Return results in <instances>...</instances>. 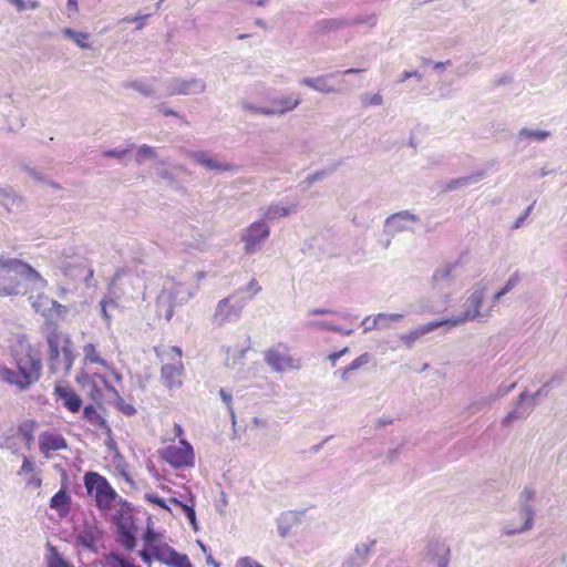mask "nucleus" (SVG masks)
Segmentation results:
<instances>
[{
	"label": "nucleus",
	"instance_id": "obj_1",
	"mask_svg": "<svg viewBox=\"0 0 567 567\" xmlns=\"http://www.w3.org/2000/svg\"><path fill=\"white\" fill-rule=\"evenodd\" d=\"M48 281L28 262L0 256V297L25 295L30 287L44 288Z\"/></svg>",
	"mask_w": 567,
	"mask_h": 567
},
{
	"label": "nucleus",
	"instance_id": "obj_2",
	"mask_svg": "<svg viewBox=\"0 0 567 567\" xmlns=\"http://www.w3.org/2000/svg\"><path fill=\"white\" fill-rule=\"evenodd\" d=\"M198 290L197 285H187L173 278L165 280L161 293L156 299V312L158 317L169 321L174 315V308L186 303Z\"/></svg>",
	"mask_w": 567,
	"mask_h": 567
},
{
	"label": "nucleus",
	"instance_id": "obj_3",
	"mask_svg": "<svg viewBox=\"0 0 567 567\" xmlns=\"http://www.w3.org/2000/svg\"><path fill=\"white\" fill-rule=\"evenodd\" d=\"M47 333V342L49 346V361L50 370L52 373H56L63 369L66 373L71 370L75 353L73 343L71 342L68 334L60 331L59 327L49 324V330H44Z\"/></svg>",
	"mask_w": 567,
	"mask_h": 567
},
{
	"label": "nucleus",
	"instance_id": "obj_4",
	"mask_svg": "<svg viewBox=\"0 0 567 567\" xmlns=\"http://www.w3.org/2000/svg\"><path fill=\"white\" fill-rule=\"evenodd\" d=\"M12 362L27 384L31 388L42 375V361L38 351L29 343H19L12 350Z\"/></svg>",
	"mask_w": 567,
	"mask_h": 567
},
{
	"label": "nucleus",
	"instance_id": "obj_5",
	"mask_svg": "<svg viewBox=\"0 0 567 567\" xmlns=\"http://www.w3.org/2000/svg\"><path fill=\"white\" fill-rule=\"evenodd\" d=\"M486 289V285L483 284L482 281L475 284L472 290L470 291V295L466 298L465 302L463 303V311L460 315L454 316L452 318L442 319V321H447L446 326L456 327L467 321H474L480 318L488 317L491 315L492 309L494 308L493 305L487 310L481 311Z\"/></svg>",
	"mask_w": 567,
	"mask_h": 567
},
{
	"label": "nucleus",
	"instance_id": "obj_6",
	"mask_svg": "<svg viewBox=\"0 0 567 567\" xmlns=\"http://www.w3.org/2000/svg\"><path fill=\"white\" fill-rule=\"evenodd\" d=\"M84 485L87 494L94 496L95 505L102 512L110 511L118 497L109 481L99 473L87 472L84 475Z\"/></svg>",
	"mask_w": 567,
	"mask_h": 567
},
{
	"label": "nucleus",
	"instance_id": "obj_7",
	"mask_svg": "<svg viewBox=\"0 0 567 567\" xmlns=\"http://www.w3.org/2000/svg\"><path fill=\"white\" fill-rule=\"evenodd\" d=\"M555 380L556 378H551L533 394H528L526 391H523L515 401L514 409L508 412L502 420V424L504 426H508L516 420L526 419L537 405V400L549 394L550 385L555 382Z\"/></svg>",
	"mask_w": 567,
	"mask_h": 567
},
{
	"label": "nucleus",
	"instance_id": "obj_8",
	"mask_svg": "<svg viewBox=\"0 0 567 567\" xmlns=\"http://www.w3.org/2000/svg\"><path fill=\"white\" fill-rule=\"evenodd\" d=\"M56 267L71 279L82 278L86 285L93 278L94 271L87 264V260L70 250V254H63L56 260Z\"/></svg>",
	"mask_w": 567,
	"mask_h": 567
},
{
	"label": "nucleus",
	"instance_id": "obj_9",
	"mask_svg": "<svg viewBox=\"0 0 567 567\" xmlns=\"http://www.w3.org/2000/svg\"><path fill=\"white\" fill-rule=\"evenodd\" d=\"M265 362L274 372H285L287 370H299L302 367L301 359L292 358L289 354L287 344L279 342L269 348L264 355Z\"/></svg>",
	"mask_w": 567,
	"mask_h": 567
},
{
	"label": "nucleus",
	"instance_id": "obj_10",
	"mask_svg": "<svg viewBox=\"0 0 567 567\" xmlns=\"http://www.w3.org/2000/svg\"><path fill=\"white\" fill-rule=\"evenodd\" d=\"M245 306L246 300L237 299V292H233L218 301L213 315V323L223 327L227 322L238 320Z\"/></svg>",
	"mask_w": 567,
	"mask_h": 567
},
{
	"label": "nucleus",
	"instance_id": "obj_11",
	"mask_svg": "<svg viewBox=\"0 0 567 567\" xmlns=\"http://www.w3.org/2000/svg\"><path fill=\"white\" fill-rule=\"evenodd\" d=\"M166 96L199 95L207 90L206 81L199 78H171L164 83Z\"/></svg>",
	"mask_w": 567,
	"mask_h": 567
},
{
	"label": "nucleus",
	"instance_id": "obj_12",
	"mask_svg": "<svg viewBox=\"0 0 567 567\" xmlns=\"http://www.w3.org/2000/svg\"><path fill=\"white\" fill-rule=\"evenodd\" d=\"M535 497V492L530 487H524L520 493V508L519 516L524 518V523L520 527H515L512 524H507L504 526V534L507 536L517 535L524 532L532 529L534 524V515L535 511L530 505L532 501Z\"/></svg>",
	"mask_w": 567,
	"mask_h": 567
},
{
	"label": "nucleus",
	"instance_id": "obj_13",
	"mask_svg": "<svg viewBox=\"0 0 567 567\" xmlns=\"http://www.w3.org/2000/svg\"><path fill=\"white\" fill-rule=\"evenodd\" d=\"M162 457L176 468L192 467L195 462L193 446L186 440H181L177 445L165 447Z\"/></svg>",
	"mask_w": 567,
	"mask_h": 567
},
{
	"label": "nucleus",
	"instance_id": "obj_14",
	"mask_svg": "<svg viewBox=\"0 0 567 567\" xmlns=\"http://www.w3.org/2000/svg\"><path fill=\"white\" fill-rule=\"evenodd\" d=\"M269 235L270 228L265 219L252 223L241 235L245 252L247 255L257 252Z\"/></svg>",
	"mask_w": 567,
	"mask_h": 567
},
{
	"label": "nucleus",
	"instance_id": "obj_15",
	"mask_svg": "<svg viewBox=\"0 0 567 567\" xmlns=\"http://www.w3.org/2000/svg\"><path fill=\"white\" fill-rule=\"evenodd\" d=\"M116 527L117 542L126 550H133L136 545V525L132 515L117 513L113 517Z\"/></svg>",
	"mask_w": 567,
	"mask_h": 567
},
{
	"label": "nucleus",
	"instance_id": "obj_16",
	"mask_svg": "<svg viewBox=\"0 0 567 567\" xmlns=\"http://www.w3.org/2000/svg\"><path fill=\"white\" fill-rule=\"evenodd\" d=\"M421 219L417 215L409 210H401L386 217L384 221L383 233L390 237L403 231L414 233V225L420 223Z\"/></svg>",
	"mask_w": 567,
	"mask_h": 567
},
{
	"label": "nucleus",
	"instance_id": "obj_17",
	"mask_svg": "<svg viewBox=\"0 0 567 567\" xmlns=\"http://www.w3.org/2000/svg\"><path fill=\"white\" fill-rule=\"evenodd\" d=\"M0 112L3 127L9 132H18L25 125V117L10 95L0 96Z\"/></svg>",
	"mask_w": 567,
	"mask_h": 567
},
{
	"label": "nucleus",
	"instance_id": "obj_18",
	"mask_svg": "<svg viewBox=\"0 0 567 567\" xmlns=\"http://www.w3.org/2000/svg\"><path fill=\"white\" fill-rule=\"evenodd\" d=\"M427 556L436 567H449L451 560V547L445 539L432 538L429 540Z\"/></svg>",
	"mask_w": 567,
	"mask_h": 567
},
{
	"label": "nucleus",
	"instance_id": "obj_19",
	"mask_svg": "<svg viewBox=\"0 0 567 567\" xmlns=\"http://www.w3.org/2000/svg\"><path fill=\"white\" fill-rule=\"evenodd\" d=\"M189 157L195 161L198 165L203 166L208 171L215 172H237L238 167L235 164L228 162L218 161L212 157L207 152L194 151L189 153Z\"/></svg>",
	"mask_w": 567,
	"mask_h": 567
},
{
	"label": "nucleus",
	"instance_id": "obj_20",
	"mask_svg": "<svg viewBox=\"0 0 567 567\" xmlns=\"http://www.w3.org/2000/svg\"><path fill=\"white\" fill-rule=\"evenodd\" d=\"M185 368L182 360L173 363H165L161 368V381L167 389L181 388L183 384L182 377Z\"/></svg>",
	"mask_w": 567,
	"mask_h": 567
},
{
	"label": "nucleus",
	"instance_id": "obj_21",
	"mask_svg": "<svg viewBox=\"0 0 567 567\" xmlns=\"http://www.w3.org/2000/svg\"><path fill=\"white\" fill-rule=\"evenodd\" d=\"M154 557L161 563L172 567H193L187 555L177 553L168 545L154 548Z\"/></svg>",
	"mask_w": 567,
	"mask_h": 567
},
{
	"label": "nucleus",
	"instance_id": "obj_22",
	"mask_svg": "<svg viewBox=\"0 0 567 567\" xmlns=\"http://www.w3.org/2000/svg\"><path fill=\"white\" fill-rule=\"evenodd\" d=\"M375 540L359 543L352 553L343 560L342 567H364L369 560L371 548Z\"/></svg>",
	"mask_w": 567,
	"mask_h": 567
},
{
	"label": "nucleus",
	"instance_id": "obj_23",
	"mask_svg": "<svg viewBox=\"0 0 567 567\" xmlns=\"http://www.w3.org/2000/svg\"><path fill=\"white\" fill-rule=\"evenodd\" d=\"M404 318L403 313H378L377 316H368L365 317L361 326L363 327V332H370L374 329H386L390 328L391 322L400 321Z\"/></svg>",
	"mask_w": 567,
	"mask_h": 567
},
{
	"label": "nucleus",
	"instance_id": "obj_24",
	"mask_svg": "<svg viewBox=\"0 0 567 567\" xmlns=\"http://www.w3.org/2000/svg\"><path fill=\"white\" fill-rule=\"evenodd\" d=\"M54 394L68 411L76 413L81 410L82 399L72 388L56 384L54 388Z\"/></svg>",
	"mask_w": 567,
	"mask_h": 567
},
{
	"label": "nucleus",
	"instance_id": "obj_25",
	"mask_svg": "<svg viewBox=\"0 0 567 567\" xmlns=\"http://www.w3.org/2000/svg\"><path fill=\"white\" fill-rule=\"evenodd\" d=\"M102 537V532L95 525H84V527L76 534V544L85 549L96 553L97 542Z\"/></svg>",
	"mask_w": 567,
	"mask_h": 567
},
{
	"label": "nucleus",
	"instance_id": "obj_26",
	"mask_svg": "<svg viewBox=\"0 0 567 567\" xmlns=\"http://www.w3.org/2000/svg\"><path fill=\"white\" fill-rule=\"evenodd\" d=\"M333 75V73H329L313 78L306 76L299 80V84L312 89L321 94L339 93L340 90L329 83L330 78Z\"/></svg>",
	"mask_w": 567,
	"mask_h": 567
},
{
	"label": "nucleus",
	"instance_id": "obj_27",
	"mask_svg": "<svg viewBox=\"0 0 567 567\" xmlns=\"http://www.w3.org/2000/svg\"><path fill=\"white\" fill-rule=\"evenodd\" d=\"M447 321L434 320L425 324L419 326L415 329L400 336V340L408 347L412 348L414 342L422 336H425L435 329L446 326Z\"/></svg>",
	"mask_w": 567,
	"mask_h": 567
},
{
	"label": "nucleus",
	"instance_id": "obj_28",
	"mask_svg": "<svg viewBox=\"0 0 567 567\" xmlns=\"http://www.w3.org/2000/svg\"><path fill=\"white\" fill-rule=\"evenodd\" d=\"M301 103L300 95H287L275 97L271 100V105L268 107L272 115H284L293 111Z\"/></svg>",
	"mask_w": 567,
	"mask_h": 567
},
{
	"label": "nucleus",
	"instance_id": "obj_29",
	"mask_svg": "<svg viewBox=\"0 0 567 567\" xmlns=\"http://www.w3.org/2000/svg\"><path fill=\"white\" fill-rule=\"evenodd\" d=\"M458 267V262L445 264L437 268L433 275L434 286L439 289L449 287L454 279V274Z\"/></svg>",
	"mask_w": 567,
	"mask_h": 567
},
{
	"label": "nucleus",
	"instance_id": "obj_30",
	"mask_svg": "<svg viewBox=\"0 0 567 567\" xmlns=\"http://www.w3.org/2000/svg\"><path fill=\"white\" fill-rule=\"evenodd\" d=\"M39 446L41 452L64 450L68 447L65 439L60 434L44 432L39 437Z\"/></svg>",
	"mask_w": 567,
	"mask_h": 567
},
{
	"label": "nucleus",
	"instance_id": "obj_31",
	"mask_svg": "<svg viewBox=\"0 0 567 567\" xmlns=\"http://www.w3.org/2000/svg\"><path fill=\"white\" fill-rule=\"evenodd\" d=\"M298 209V203H290L282 205L281 203H274L269 205L262 213L264 219L272 220L277 217H287L295 214Z\"/></svg>",
	"mask_w": 567,
	"mask_h": 567
},
{
	"label": "nucleus",
	"instance_id": "obj_32",
	"mask_svg": "<svg viewBox=\"0 0 567 567\" xmlns=\"http://www.w3.org/2000/svg\"><path fill=\"white\" fill-rule=\"evenodd\" d=\"M486 175L485 169L476 171L468 176L451 179L444 187V192H453L457 188L467 187L482 181Z\"/></svg>",
	"mask_w": 567,
	"mask_h": 567
},
{
	"label": "nucleus",
	"instance_id": "obj_33",
	"mask_svg": "<svg viewBox=\"0 0 567 567\" xmlns=\"http://www.w3.org/2000/svg\"><path fill=\"white\" fill-rule=\"evenodd\" d=\"M52 306H54V299H51L44 293H40L32 301V308L37 313H40L44 318V322H48V319L52 312Z\"/></svg>",
	"mask_w": 567,
	"mask_h": 567
},
{
	"label": "nucleus",
	"instance_id": "obj_34",
	"mask_svg": "<svg viewBox=\"0 0 567 567\" xmlns=\"http://www.w3.org/2000/svg\"><path fill=\"white\" fill-rule=\"evenodd\" d=\"M1 382L6 383L10 386H14L16 389H18L21 392L30 389V386L22 379V377L20 375L18 370H13L7 365L4 368L3 378H2Z\"/></svg>",
	"mask_w": 567,
	"mask_h": 567
},
{
	"label": "nucleus",
	"instance_id": "obj_35",
	"mask_svg": "<svg viewBox=\"0 0 567 567\" xmlns=\"http://www.w3.org/2000/svg\"><path fill=\"white\" fill-rule=\"evenodd\" d=\"M368 203L358 206L353 213L352 223L357 227L368 228L373 221Z\"/></svg>",
	"mask_w": 567,
	"mask_h": 567
},
{
	"label": "nucleus",
	"instance_id": "obj_36",
	"mask_svg": "<svg viewBox=\"0 0 567 567\" xmlns=\"http://www.w3.org/2000/svg\"><path fill=\"white\" fill-rule=\"evenodd\" d=\"M350 24L349 19H322L313 24L315 32H329Z\"/></svg>",
	"mask_w": 567,
	"mask_h": 567
},
{
	"label": "nucleus",
	"instance_id": "obj_37",
	"mask_svg": "<svg viewBox=\"0 0 567 567\" xmlns=\"http://www.w3.org/2000/svg\"><path fill=\"white\" fill-rule=\"evenodd\" d=\"M520 280L522 276L519 271H514L507 279L504 287L497 292H495L494 296L492 297L493 307H495L506 293L513 290L520 282Z\"/></svg>",
	"mask_w": 567,
	"mask_h": 567
},
{
	"label": "nucleus",
	"instance_id": "obj_38",
	"mask_svg": "<svg viewBox=\"0 0 567 567\" xmlns=\"http://www.w3.org/2000/svg\"><path fill=\"white\" fill-rule=\"evenodd\" d=\"M71 503V497L63 489L56 492L50 499V507L60 513H66L69 511V505Z\"/></svg>",
	"mask_w": 567,
	"mask_h": 567
},
{
	"label": "nucleus",
	"instance_id": "obj_39",
	"mask_svg": "<svg viewBox=\"0 0 567 567\" xmlns=\"http://www.w3.org/2000/svg\"><path fill=\"white\" fill-rule=\"evenodd\" d=\"M520 140H529L534 142H543L550 136V132L539 128L523 127L517 134Z\"/></svg>",
	"mask_w": 567,
	"mask_h": 567
},
{
	"label": "nucleus",
	"instance_id": "obj_40",
	"mask_svg": "<svg viewBox=\"0 0 567 567\" xmlns=\"http://www.w3.org/2000/svg\"><path fill=\"white\" fill-rule=\"evenodd\" d=\"M62 33L64 34V37H66L68 39L72 40L78 47H80L81 49H91L92 45L90 42H87V39H89V34L85 33V32H79V31H75L71 28H64L62 30Z\"/></svg>",
	"mask_w": 567,
	"mask_h": 567
},
{
	"label": "nucleus",
	"instance_id": "obj_41",
	"mask_svg": "<svg viewBox=\"0 0 567 567\" xmlns=\"http://www.w3.org/2000/svg\"><path fill=\"white\" fill-rule=\"evenodd\" d=\"M0 447L10 450L12 453H17L18 451V432L14 427L8 429L0 436Z\"/></svg>",
	"mask_w": 567,
	"mask_h": 567
},
{
	"label": "nucleus",
	"instance_id": "obj_42",
	"mask_svg": "<svg viewBox=\"0 0 567 567\" xmlns=\"http://www.w3.org/2000/svg\"><path fill=\"white\" fill-rule=\"evenodd\" d=\"M261 291V286L256 279H251L247 286L236 290L237 299L246 300V303L251 300L257 293Z\"/></svg>",
	"mask_w": 567,
	"mask_h": 567
},
{
	"label": "nucleus",
	"instance_id": "obj_43",
	"mask_svg": "<svg viewBox=\"0 0 567 567\" xmlns=\"http://www.w3.org/2000/svg\"><path fill=\"white\" fill-rule=\"evenodd\" d=\"M35 429V422L33 420H27L22 422L16 431L18 432V437L21 436V439L25 442L28 447H30L31 443L34 440L33 431Z\"/></svg>",
	"mask_w": 567,
	"mask_h": 567
},
{
	"label": "nucleus",
	"instance_id": "obj_44",
	"mask_svg": "<svg viewBox=\"0 0 567 567\" xmlns=\"http://www.w3.org/2000/svg\"><path fill=\"white\" fill-rule=\"evenodd\" d=\"M123 86L125 89H132L146 97L153 96L155 94L154 86L142 80L125 82Z\"/></svg>",
	"mask_w": 567,
	"mask_h": 567
},
{
	"label": "nucleus",
	"instance_id": "obj_45",
	"mask_svg": "<svg viewBox=\"0 0 567 567\" xmlns=\"http://www.w3.org/2000/svg\"><path fill=\"white\" fill-rule=\"evenodd\" d=\"M107 389L114 393V405L121 413H123L126 416H132L136 413V409L133 406V404L126 402L118 394L114 386H107Z\"/></svg>",
	"mask_w": 567,
	"mask_h": 567
},
{
	"label": "nucleus",
	"instance_id": "obj_46",
	"mask_svg": "<svg viewBox=\"0 0 567 567\" xmlns=\"http://www.w3.org/2000/svg\"><path fill=\"white\" fill-rule=\"evenodd\" d=\"M52 312L48 322H44V330H49V324H53L54 327H59L56 323V319H63L69 313V308L64 305H61L56 300H54V306H52Z\"/></svg>",
	"mask_w": 567,
	"mask_h": 567
},
{
	"label": "nucleus",
	"instance_id": "obj_47",
	"mask_svg": "<svg viewBox=\"0 0 567 567\" xmlns=\"http://www.w3.org/2000/svg\"><path fill=\"white\" fill-rule=\"evenodd\" d=\"M0 197L3 198L1 205L6 207L8 210L10 209V205H17L22 202V197L19 196L12 187H0Z\"/></svg>",
	"mask_w": 567,
	"mask_h": 567
},
{
	"label": "nucleus",
	"instance_id": "obj_48",
	"mask_svg": "<svg viewBox=\"0 0 567 567\" xmlns=\"http://www.w3.org/2000/svg\"><path fill=\"white\" fill-rule=\"evenodd\" d=\"M83 417L92 425L107 427L106 421L96 412L92 404H89L83 409Z\"/></svg>",
	"mask_w": 567,
	"mask_h": 567
},
{
	"label": "nucleus",
	"instance_id": "obj_49",
	"mask_svg": "<svg viewBox=\"0 0 567 567\" xmlns=\"http://www.w3.org/2000/svg\"><path fill=\"white\" fill-rule=\"evenodd\" d=\"M48 549L50 555L48 557L49 567H72L68 561H65L62 556L59 554L56 548L51 544H48Z\"/></svg>",
	"mask_w": 567,
	"mask_h": 567
},
{
	"label": "nucleus",
	"instance_id": "obj_50",
	"mask_svg": "<svg viewBox=\"0 0 567 567\" xmlns=\"http://www.w3.org/2000/svg\"><path fill=\"white\" fill-rule=\"evenodd\" d=\"M156 155V150L153 146L144 144L136 151V163L142 164L146 159H155Z\"/></svg>",
	"mask_w": 567,
	"mask_h": 567
},
{
	"label": "nucleus",
	"instance_id": "obj_51",
	"mask_svg": "<svg viewBox=\"0 0 567 567\" xmlns=\"http://www.w3.org/2000/svg\"><path fill=\"white\" fill-rule=\"evenodd\" d=\"M497 400L495 399L494 394H488L485 396H482L477 399L476 401L472 402L470 405V409L473 413H477L485 408L491 406L493 403H495Z\"/></svg>",
	"mask_w": 567,
	"mask_h": 567
},
{
	"label": "nucleus",
	"instance_id": "obj_52",
	"mask_svg": "<svg viewBox=\"0 0 567 567\" xmlns=\"http://www.w3.org/2000/svg\"><path fill=\"white\" fill-rule=\"evenodd\" d=\"M83 352H84L85 359L89 360L90 362L107 367L106 361L97 354L96 348L94 344H92V343L85 344L83 348Z\"/></svg>",
	"mask_w": 567,
	"mask_h": 567
},
{
	"label": "nucleus",
	"instance_id": "obj_53",
	"mask_svg": "<svg viewBox=\"0 0 567 567\" xmlns=\"http://www.w3.org/2000/svg\"><path fill=\"white\" fill-rule=\"evenodd\" d=\"M349 25L367 24L369 28H373L378 22V16L375 13L358 16L352 20L349 19Z\"/></svg>",
	"mask_w": 567,
	"mask_h": 567
},
{
	"label": "nucleus",
	"instance_id": "obj_54",
	"mask_svg": "<svg viewBox=\"0 0 567 567\" xmlns=\"http://www.w3.org/2000/svg\"><path fill=\"white\" fill-rule=\"evenodd\" d=\"M370 360H371V354L368 352H364L361 355H359L358 358H355L350 364H348L347 368L351 372H354V371L359 370L360 368L364 367L365 364H368L370 362Z\"/></svg>",
	"mask_w": 567,
	"mask_h": 567
},
{
	"label": "nucleus",
	"instance_id": "obj_55",
	"mask_svg": "<svg viewBox=\"0 0 567 567\" xmlns=\"http://www.w3.org/2000/svg\"><path fill=\"white\" fill-rule=\"evenodd\" d=\"M219 395H220L221 401L227 406V410L229 412L231 421L235 424L236 415H235V411H234V408H233V396H231V394L229 392H227L225 389H220L219 390Z\"/></svg>",
	"mask_w": 567,
	"mask_h": 567
},
{
	"label": "nucleus",
	"instance_id": "obj_56",
	"mask_svg": "<svg viewBox=\"0 0 567 567\" xmlns=\"http://www.w3.org/2000/svg\"><path fill=\"white\" fill-rule=\"evenodd\" d=\"M240 106L244 111H247V112H251L255 114H261V115H266V116H271V112H269L268 107H260V106L251 104L247 101H243L240 103Z\"/></svg>",
	"mask_w": 567,
	"mask_h": 567
},
{
	"label": "nucleus",
	"instance_id": "obj_57",
	"mask_svg": "<svg viewBox=\"0 0 567 567\" xmlns=\"http://www.w3.org/2000/svg\"><path fill=\"white\" fill-rule=\"evenodd\" d=\"M308 326L310 328H316V329H320V330H328V331H333V332H341V328L339 326H336V324H330L326 321H322V320H313V321H310L308 323Z\"/></svg>",
	"mask_w": 567,
	"mask_h": 567
},
{
	"label": "nucleus",
	"instance_id": "obj_58",
	"mask_svg": "<svg viewBox=\"0 0 567 567\" xmlns=\"http://www.w3.org/2000/svg\"><path fill=\"white\" fill-rule=\"evenodd\" d=\"M182 509L188 519L189 524L193 526L195 530H197V520H196V512L194 508V503L192 502L190 505L184 504L182 505Z\"/></svg>",
	"mask_w": 567,
	"mask_h": 567
},
{
	"label": "nucleus",
	"instance_id": "obj_59",
	"mask_svg": "<svg viewBox=\"0 0 567 567\" xmlns=\"http://www.w3.org/2000/svg\"><path fill=\"white\" fill-rule=\"evenodd\" d=\"M144 498L146 502L155 504V505L159 506L161 508L167 511L168 513H172L171 507L166 504L164 498H162L155 494H152V493H146L144 495Z\"/></svg>",
	"mask_w": 567,
	"mask_h": 567
},
{
	"label": "nucleus",
	"instance_id": "obj_60",
	"mask_svg": "<svg viewBox=\"0 0 567 567\" xmlns=\"http://www.w3.org/2000/svg\"><path fill=\"white\" fill-rule=\"evenodd\" d=\"M361 102L364 106L381 105L383 103V97L380 93H375L373 95L363 94L361 95Z\"/></svg>",
	"mask_w": 567,
	"mask_h": 567
},
{
	"label": "nucleus",
	"instance_id": "obj_61",
	"mask_svg": "<svg viewBox=\"0 0 567 567\" xmlns=\"http://www.w3.org/2000/svg\"><path fill=\"white\" fill-rule=\"evenodd\" d=\"M109 561L111 564H116L118 567H138L116 553L110 554Z\"/></svg>",
	"mask_w": 567,
	"mask_h": 567
},
{
	"label": "nucleus",
	"instance_id": "obj_62",
	"mask_svg": "<svg viewBox=\"0 0 567 567\" xmlns=\"http://www.w3.org/2000/svg\"><path fill=\"white\" fill-rule=\"evenodd\" d=\"M234 567H265V566L261 565L260 563H258L257 560H255L254 558H251L250 556H244L236 560Z\"/></svg>",
	"mask_w": 567,
	"mask_h": 567
},
{
	"label": "nucleus",
	"instance_id": "obj_63",
	"mask_svg": "<svg viewBox=\"0 0 567 567\" xmlns=\"http://www.w3.org/2000/svg\"><path fill=\"white\" fill-rule=\"evenodd\" d=\"M143 538H144V543L147 547H151L153 550L155 547H157L155 545V542L158 538V534L156 532H154L152 528L147 527V529L144 533Z\"/></svg>",
	"mask_w": 567,
	"mask_h": 567
},
{
	"label": "nucleus",
	"instance_id": "obj_64",
	"mask_svg": "<svg viewBox=\"0 0 567 567\" xmlns=\"http://www.w3.org/2000/svg\"><path fill=\"white\" fill-rule=\"evenodd\" d=\"M156 174L165 181H168V182L174 181L173 173L169 169H167L166 167H164L163 162H158V166L156 167Z\"/></svg>",
	"mask_w": 567,
	"mask_h": 567
}]
</instances>
